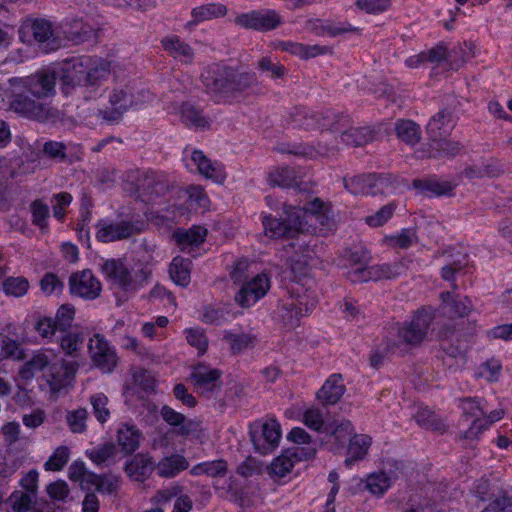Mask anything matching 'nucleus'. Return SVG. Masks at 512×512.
<instances>
[{
	"mask_svg": "<svg viewBox=\"0 0 512 512\" xmlns=\"http://www.w3.org/2000/svg\"><path fill=\"white\" fill-rule=\"evenodd\" d=\"M200 80L208 94L226 103H232L259 86L256 73L239 72L220 64L207 66Z\"/></svg>",
	"mask_w": 512,
	"mask_h": 512,
	"instance_id": "obj_1",
	"label": "nucleus"
},
{
	"mask_svg": "<svg viewBox=\"0 0 512 512\" xmlns=\"http://www.w3.org/2000/svg\"><path fill=\"white\" fill-rule=\"evenodd\" d=\"M433 320L434 314L431 310L419 309L410 321L398 327L395 338L386 339L387 352L404 353L419 347L427 339Z\"/></svg>",
	"mask_w": 512,
	"mask_h": 512,
	"instance_id": "obj_2",
	"label": "nucleus"
},
{
	"mask_svg": "<svg viewBox=\"0 0 512 512\" xmlns=\"http://www.w3.org/2000/svg\"><path fill=\"white\" fill-rule=\"evenodd\" d=\"M471 336L451 327H444L440 332V350L443 364L451 371L460 370L467 361Z\"/></svg>",
	"mask_w": 512,
	"mask_h": 512,
	"instance_id": "obj_3",
	"label": "nucleus"
},
{
	"mask_svg": "<svg viewBox=\"0 0 512 512\" xmlns=\"http://www.w3.org/2000/svg\"><path fill=\"white\" fill-rule=\"evenodd\" d=\"M105 277L118 288L124 291H135L146 284L151 272L141 269L132 275L131 269L122 259H107L101 266Z\"/></svg>",
	"mask_w": 512,
	"mask_h": 512,
	"instance_id": "obj_4",
	"label": "nucleus"
},
{
	"mask_svg": "<svg viewBox=\"0 0 512 512\" xmlns=\"http://www.w3.org/2000/svg\"><path fill=\"white\" fill-rule=\"evenodd\" d=\"M339 114L331 111H309L295 108L290 113L291 122L295 127L304 130L334 132L335 128H344L346 119H338Z\"/></svg>",
	"mask_w": 512,
	"mask_h": 512,
	"instance_id": "obj_5",
	"label": "nucleus"
},
{
	"mask_svg": "<svg viewBox=\"0 0 512 512\" xmlns=\"http://www.w3.org/2000/svg\"><path fill=\"white\" fill-rule=\"evenodd\" d=\"M146 226L147 224L143 220H121L115 222L101 219L96 224L95 237L102 243L121 241L142 233Z\"/></svg>",
	"mask_w": 512,
	"mask_h": 512,
	"instance_id": "obj_6",
	"label": "nucleus"
},
{
	"mask_svg": "<svg viewBox=\"0 0 512 512\" xmlns=\"http://www.w3.org/2000/svg\"><path fill=\"white\" fill-rule=\"evenodd\" d=\"M132 95L124 87L107 88L100 96L99 115L108 122H115L132 106Z\"/></svg>",
	"mask_w": 512,
	"mask_h": 512,
	"instance_id": "obj_7",
	"label": "nucleus"
},
{
	"mask_svg": "<svg viewBox=\"0 0 512 512\" xmlns=\"http://www.w3.org/2000/svg\"><path fill=\"white\" fill-rule=\"evenodd\" d=\"M316 452L315 447H294L287 449L270 463L268 475L274 481H279L292 472L296 463L313 459Z\"/></svg>",
	"mask_w": 512,
	"mask_h": 512,
	"instance_id": "obj_8",
	"label": "nucleus"
},
{
	"mask_svg": "<svg viewBox=\"0 0 512 512\" xmlns=\"http://www.w3.org/2000/svg\"><path fill=\"white\" fill-rule=\"evenodd\" d=\"M19 32L23 41H30L33 38L44 52L57 50L61 45L51 22L44 19L26 21Z\"/></svg>",
	"mask_w": 512,
	"mask_h": 512,
	"instance_id": "obj_9",
	"label": "nucleus"
},
{
	"mask_svg": "<svg viewBox=\"0 0 512 512\" xmlns=\"http://www.w3.org/2000/svg\"><path fill=\"white\" fill-rule=\"evenodd\" d=\"M250 437L255 450L262 455H266L279 444L281 438L280 424L274 419L256 424L250 430Z\"/></svg>",
	"mask_w": 512,
	"mask_h": 512,
	"instance_id": "obj_10",
	"label": "nucleus"
},
{
	"mask_svg": "<svg viewBox=\"0 0 512 512\" xmlns=\"http://www.w3.org/2000/svg\"><path fill=\"white\" fill-rule=\"evenodd\" d=\"M235 24L245 28L259 31H270L282 24V18L275 10H253L235 17Z\"/></svg>",
	"mask_w": 512,
	"mask_h": 512,
	"instance_id": "obj_11",
	"label": "nucleus"
},
{
	"mask_svg": "<svg viewBox=\"0 0 512 512\" xmlns=\"http://www.w3.org/2000/svg\"><path fill=\"white\" fill-rule=\"evenodd\" d=\"M345 188L354 195L383 194L389 188L390 182L380 175H358L344 179Z\"/></svg>",
	"mask_w": 512,
	"mask_h": 512,
	"instance_id": "obj_12",
	"label": "nucleus"
},
{
	"mask_svg": "<svg viewBox=\"0 0 512 512\" xmlns=\"http://www.w3.org/2000/svg\"><path fill=\"white\" fill-rule=\"evenodd\" d=\"M283 210L288 238L294 239L298 236H307V234L315 231V228H312V224H310L308 205L302 208L284 204Z\"/></svg>",
	"mask_w": 512,
	"mask_h": 512,
	"instance_id": "obj_13",
	"label": "nucleus"
},
{
	"mask_svg": "<svg viewBox=\"0 0 512 512\" xmlns=\"http://www.w3.org/2000/svg\"><path fill=\"white\" fill-rule=\"evenodd\" d=\"M270 286V278L266 274H256L243 283L235 295V301L243 308L250 307L267 294Z\"/></svg>",
	"mask_w": 512,
	"mask_h": 512,
	"instance_id": "obj_14",
	"label": "nucleus"
},
{
	"mask_svg": "<svg viewBox=\"0 0 512 512\" xmlns=\"http://www.w3.org/2000/svg\"><path fill=\"white\" fill-rule=\"evenodd\" d=\"M464 151V145L454 139L443 136L430 137L427 149L417 151L418 158H451L460 155Z\"/></svg>",
	"mask_w": 512,
	"mask_h": 512,
	"instance_id": "obj_15",
	"label": "nucleus"
},
{
	"mask_svg": "<svg viewBox=\"0 0 512 512\" xmlns=\"http://www.w3.org/2000/svg\"><path fill=\"white\" fill-rule=\"evenodd\" d=\"M70 292L83 299L93 300L100 295L102 286L91 270L73 273L69 278Z\"/></svg>",
	"mask_w": 512,
	"mask_h": 512,
	"instance_id": "obj_16",
	"label": "nucleus"
},
{
	"mask_svg": "<svg viewBox=\"0 0 512 512\" xmlns=\"http://www.w3.org/2000/svg\"><path fill=\"white\" fill-rule=\"evenodd\" d=\"M88 349L93 363L98 368L110 372L116 366V352L104 337L95 334L89 341Z\"/></svg>",
	"mask_w": 512,
	"mask_h": 512,
	"instance_id": "obj_17",
	"label": "nucleus"
},
{
	"mask_svg": "<svg viewBox=\"0 0 512 512\" xmlns=\"http://www.w3.org/2000/svg\"><path fill=\"white\" fill-rule=\"evenodd\" d=\"M475 493L488 505L484 509H493L495 512H505L512 505L508 493L499 486L491 485L487 480H480L475 487Z\"/></svg>",
	"mask_w": 512,
	"mask_h": 512,
	"instance_id": "obj_18",
	"label": "nucleus"
},
{
	"mask_svg": "<svg viewBox=\"0 0 512 512\" xmlns=\"http://www.w3.org/2000/svg\"><path fill=\"white\" fill-rule=\"evenodd\" d=\"M338 119H346L344 128H335L333 133H339L341 141L347 146L359 147L372 142L375 131L369 126L353 127L349 116L339 114Z\"/></svg>",
	"mask_w": 512,
	"mask_h": 512,
	"instance_id": "obj_19",
	"label": "nucleus"
},
{
	"mask_svg": "<svg viewBox=\"0 0 512 512\" xmlns=\"http://www.w3.org/2000/svg\"><path fill=\"white\" fill-rule=\"evenodd\" d=\"M221 375L219 369L199 363L193 367L190 379L198 392L208 394L220 386Z\"/></svg>",
	"mask_w": 512,
	"mask_h": 512,
	"instance_id": "obj_20",
	"label": "nucleus"
},
{
	"mask_svg": "<svg viewBox=\"0 0 512 512\" xmlns=\"http://www.w3.org/2000/svg\"><path fill=\"white\" fill-rule=\"evenodd\" d=\"M56 81V69L45 68L25 80L27 91L37 97L44 98L54 92Z\"/></svg>",
	"mask_w": 512,
	"mask_h": 512,
	"instance_id": "obj_21",
	"label": "nucleus"
},
{
	"mask_svg": "<svg viewBox=\"0 0 512 512\" xmlns=\"http://www.w3.org/2000/svg\"><path fill=\"white\" fill-rule=\"evenodd\" d=\"M305 236L294 238L295 241L289 244V247L293 249V255L288 258V263L292 271L304 272L308 262L315 255V240L310 238L309 240L304 239Z\"/></svg>",
	"mask_w": 512,
	"mask_h": 512,
	"instance_id": "obj_22",
	"label": "nucleus"
},
{
	"mask_svg": "<svg viewBox=\"0 0 512 512\" xmlns=\"http://www.w3.org/2000/svg\"><path fill=\"white\" fill-rule=\"evenodd\" d=\"M57 366L56 356L52 351H38L22 366L20 375L24 379H29L32 378L35 373L47 370L55 379Z\"/></svg>",
	"mask_w": 512,
	"mask_h": 512,
	"instance_id": "obj_23",
	"label": "nucleus"
},
{
	"mask_svg": "<svg viewBox=\"0 0 512 512\" xmlns=\"http://www.w3.org/2000/svg\"><path fill=\"white\" fill-rule=\"evenodd\" d=\"M85 58H73L65 61L56 70V78H60L65 86L85 85Z\"/></svg>",
	"mask_w": 512,
	"mask_h": 512,
	"instance_id": "obj_24",
	"label": "nucleus"
},
{
	"mask_svg": "<svg viewBox=\"0 0 512 512\" xmlns=\"http://www.w3.org/2000/svg\"><path fill=\"white\" fill-rule=\"evenodd\" d=\"M163 50L181 64L191 65L195 58L192 46L177 35H168L161 40Z\"/></svg>",
	"mask_w": 512,
	"mask_h": 512,
	"instance_id": "obj_25",
	"label": "nucleus"
},
{
	"mask_svg": "<svg viewBox=\"0 0 512 512\" xmlns=\"http://www.w3.org/2000/svg\"><path fill=\"white\" fill-rule=\"evenodd\" d=\"M11 109L29 119L44 121L49 116V108L40 101L33 100L27 95H18L11 103Z\"/></svg>",
	"mask_w": 512,
	"mask_h": 512,
	"instance_id": "obj_26",
	"label": "nucleus"
},
{
	"mask_svg": "<svg viewBox=\"0 0 512 512\" xmlns=\"http://www.w3.org/2000/svg\"><path fill=\"white\" fill-rule=\"evenodd\" d=\"M308 207L310 224H312V226L318 223L319 229L323 233L331 232L334 230V216L328 204L316 198L308 203Z\"/></svg>",
	"mask_w": 512,
	"mask_h": 512,
	"instance_id": "obj_27",
	"label": "nucleus"
},
{
	"mask_svg": "<svg viewBox=\"0 0 512 512\" xmlns=\"http://www.w3.org/2000/svg\"><path fill=\"white\" fill-rule=\"evenodd\" d=\"M346 387L341 374L330 375L317 392V399L324 405H334L344 395Z\"/></svg>",
	"mask_w": 512,
	"mask_h": 512,
	"instance_id": "obj_28",
	"label": "nucleus"
},
{
	"mask_svg": "<svg viewBox=\"0 0 512 512\" xmlns=\"http://www.w3.org/2000/svg\"><path fill=\"white\" fill-rule=\"evenodd\" d=\"M462 410L464 415L472 420L469 429L465 433L466 438H475L482 431L487 429V420L482 418L484 415V408L478 401L473 399H466L463 401Z\"/></svg>",
	"mask_w": 512,
	"mask_h": 512,
	"instance_id": "obj_29",
	"label": "nucleus"
},
{
	"mask_svg": "<svg viewBox=\"0 0 512 512\" xmlns=\"http://www.w3.org/2000/svg\"><path fill=\"white\" fill-rule=\"evenodd\" d=\"M191 161L197 167L198 172L204 177L216 183H223L225 181L226 173L223 167L216 162H212L201 150H194L192 152Z\"/></svg>",
	"mask_w": 512,
	"mask_h": 512,
	"instance_id": "obj_30",
	"label": "nucleus"
},
{
	"mask_svg": "<svg viewBox=\"0 0 512 512\" xmlns=\"http://www.w3.org/2000/svg\"><path fill=\"white\" fill-rule=\"evenodd\" d=\"M155 466L149 454L138 453L126 463L125 472L135 481H144L156 469Z\"/></svg>",
	"mask_w": 512,
	"mask_h": 512,
	"instance_id": "obj_31",
	"label": "nucleus"
},
{
	"mask_svg": "<svg viewBox=\"0 0 512 512\" xmlns=\"http://www.w3.org/2000/svg\"><path fill=\"white\" fill-rule=\"evenodd\" d=\"M228 9L221 3H208L195 7L191 11L192 19L185 24V29L192 30L201 22L221 18L227 15Z\"/></svg>",
	"mask_w": 512,
	"mask_h": 512,
	"instance_id": "obj_32",
	"label": "nucleus"
},
{
	"mask_svg": "<svg viewBox=\"0 0 512 512\" xmlns=\"http://www.w3.org/2000/svg\"><path fill=\"white\" fill-rule=\"evenodd\" d=\"M277 150L281 153L293 154L295 156L313 159L317 156H328L330 154H334L339 150V146H326L319 143L318 147L315 148L307 145L280 144L278 145Z\"/></svg>",
	"mask_w": 512,
	"mask_h": 512,
	"instance_id": "obj_33",
	"label": "nucleus"
},
{
	"mask_svg": "<svg viewBox=\"0 0 512 512\" xmlns=\"http://www.w3.org/2000/svg\"><path fill=\"white\" fill-rule=\"evenodd\" d=\"M110 73V63L99 57L85 58V85L96 86L106 79Z\"/></svg>",
	"mask_w": 512,
	"mask_h": 512,
	"instance_id": "obj_34",
	"label": "nucleus"
},
{
	"mask_svg": "<svg viewBox=\"0 0 512 512\" xmlns=\"http://www.w3.org/2000/svg\"><path fill=\"white\" fill-rule=\"evenodd\" d=\"M396 479L393 472L381 470L370 473L364 480L365 489L376 497H382Z\"/></svg>",
	"mask_w": 512,
	"mask_h": 512,
	"instance_id": "obj_35",
	"label": "nucleus"
},
{
	"mask_svg": "<svg viewBox=\"0 0 512 512\" xmlns=\"http://www.w3.org/2000/svg\"><path fill=\"white\" fill-rule=\"evenodd\" d=\"M308 31L317 36L329 35L335 37L345 33H358L360 30L350 24L325 23L319 19L308 20L306 23Z\"/></svg>",
	"mask_w": 512,
	"mask_h": 512,
	"instance_id": "obj_36",
	"label": "nucleus"
},
{
	"mask_svg": "<svg viewBox=\"0 0 512 512\" xmlns=\"http://www.w3.org/2000/svg\"><path fill=\"white\" fill-rule=\"evenodd\" d=\"M372 444V438L366 434H354L349 439L347 447V458L344 463L346 466H351L357 461L363 460L369 451Z\"/></svg>",
	"mask_w": 512,
	"mask_h": 512,
	"instance_id": "obj_37",
	"label": "nucleus"
},
{
	"mask_svg": "<svg viewBox=\"0 0 512 512\" xmlns=\"http://www.w3.org/2000/svg\"><path fill=\"white\" fill-rule=\"evenodd\" d=\"M440 297L443 313L450 318L467 316L472 310V304L468 298L459 299L451 292H443Z\"/></svg>",
	"mask_w": 512,
	"mask_h": 512,
	"instance_id": "obj_38",
	"label": "nucleus"
},
{
	"mask_svg": "<svg viewBox=\"0 0 512 512\" xmlns=\"http://www.w3.org/2000/svg\"><path fill=\"white\" fill-rule=\"evenodd\" d=\"M157 474L162 478H173L181 471L188 469V460L179 454L164 457L156 464Z\"/></svg>",
	"mask_w": 512,
	"mask_h": 512,
	"instance_id": "obj_39",
	"label": "nucleus"
},
{
	"mask_svg": "<svg viewBox=\"0 0 512 512\" xmlns=\"http://www.w3.org/2000/svg\"><path fill=\"white\" fill-rule=\"evenodd\" d=\"M223 339L229 344L230 351L233 355L242 354L247 350L253 349L257 342V336L252 333L245 332H225Z\"/></svg>",
	"mask_w": 512,
	"mask_h": 512,
	"instance_id": "obj_40",
	"label": "nucleus"
},
{
	"mask_svg": "<svg viewBox=\"0 0 512 512\" xmlns=\"http://www.w3.org/2000/svg\"><path fill=\"white\" fill-rule=\"evenodd\" d=\"M353 431L352 423L345 419L327 423L324 428V432L333 440L336 450L344 446L347 439L351 438Z\"/></svg>",
	"mask_w": 512,
	"mask_h": 512,
	"instance_id": "obj_41",
	"label": "nucleus"
},
{
	"mask_svg": "<svg viewBox=\"0 0 512 512\" xmlns=\"http://www.w3.org/2000/svg\"><path fill=\"white\" fill-rule=\"evenodd\" d=\"M141 432L134 426L122 424L117 431V442L125 454H132L138 449Z\"/></svg>",
	"mask_w": 512,
	"mask_h": 512,
	"instance_id": "obj_42",
	"label": "nucleus"
},
{
	"mask_svg": "<svg viewBox=\"0 0 512 512\" xmlns=\"http://www.w3.org/2000/svg\"><path fill=\"white\" fill-rule=\"evenodd\" d=\"M173 236L182 251H189L191 246H198L204 242L206 229L194 226L188 230H177Z\"/></svg>",
	"mask_w": 512,
	"mask_h": 512,
	"instance_id": "obj_43",
	"label": "nucleus"
},
{
	"mask_svg": "<svg viewBox=\"0 0 512 512\" xmlns=\"http://www.w3.org/2000/svg\"><path fill=\"white\" fill-rule=\"evenodd\" d=\"M397 137L407 145L414 146L421 140L420 126L409 119H400L395 124Z\"/></svg>",
	"mask_w": 512,
	"mask_h": 512,
	"instance_id": "obj_44",
	"label": "nucleus"
},
{
	"mask_svg": "<svg viewBox=\"0 0 512 512\" xmlns=\"http://www.w3.org/2000/svg\"><path fill=\"white\" fill-rule=\"evenodd\" d=\"M411 260L403 258L397 262L375 265L374 276L379 280H391L405 275Z\"/></svg>",
	"mask_w": 512,
	"mask_h": 512,
	"instance_id": "obj_45",
	"label": "nucleus"
},
{
	"mask_svg": "<svg viewBox=\"0 0 512 512\" xmlns=\"http://www.w3.org/2000/svg\"><path fill=\"white\" fill-rule=\"evenodd\" d=\"M182 122L194 129H205L209 127V120L203 115L201 109L190 103H184L180 109Z\"/></svg>",
	"mask_w": 512,
	"mask_h": 512,
	"instance_id": "obj_46",
	"label": "nucleus"
},
{
	"mask_svg": "<svg viewBox=\"0 0 512 512\" xmlns=\"http://www.w3.org/2000/svg\"><path fill=\"white\" fill-rule=\"evenodd\" d=\"M413 186L425 196L450 195L454 189V185L450 182L435 179L414 180Z\"/></svg>",
	"mask_w": 512,
	"mask_h": 512,
	"instance_id": "obj_47",
	"label": "nucleus"
},
{
	"mask_svg": "<svg viewBox=\"0 0 512 512\" xmlns=\"http://www.w3.org/2000/svg\"><path fill=\"white\" fill-rule=\"evenodd\" d=\"M116 454L117 448L112 442H106L86 451V456L98 466L114 463Z\"/></svg>",
	"mask_w": 512,
	"mask_h": 512,
	"instance_id": "obj_48",
	"label": "nucleus"
},
{
	"mask_svg": "<svg viewBox=\"0 0 512 512\" xmlns=\"http://www.w3.org/2000/svg\"><path fill=\"white\" fill-rule=\"evenodd\" d=\"M452 114L448 109H442L429 120L426 130L430 137L444 136L451 127Z\"/></svg>",
	"mask_w": 512,
	"mask_h": 512,
	"instance_id": "obj_49",
	"label": "nucleus"
},
{
	"mask_svg": "<svg viewBox=\"0 0 512 512\" xmlns=\"http://www.w3.org/2000/svg\"><path fill=\"white\" fill-rule=\"evenodd\" d=\"M169 274L175 284L187 286L190 283V261L180 256L175 257L169 266Z\"/></svg>",
	"mask_w": 512,
	"mask_h": 512,
	"instance_id": "obj_50",
	"label": "nucleus"
},
{
	"mask_svg": "<svg viewBox=\"0 0 512 512\" xmlns=\"http://www.w3.org/2000/svg\"><path fill=\"white\" fill-rule=\"evenodd\" d=\"M65 37L76 44L83 43L93 36V29L80 20L63 26Z\"/></svg>",
	"mask_w": 512,
	"mask_h": 512,
	"instance_id": "obj_51",
	"label": "nucleus"
},
{
	"mask_svg": "<svg viewBox=\"0 0 512 512\" xmlns=\"http://www.w3.org/2000/svg\"><path fill=\"white\" fill-rule=\"evenodd\" d=\"M297 173L293 168H276L270 172L268 181L272 186L296 187L299 185Z\"/></svg>",
	"mask_w": 512,
	"mask_h": 512,
	"instance_id": "obj_52",
	"label": "nucleus"
},
{
	"mask_svg": "<svg viewBox=\"0 0 512 512\" xmlns=\"http://www.w3.org/2000/svg\"><path fill=\"white\" fill-rule=\"evenodd\" d=\"M228 465L223 459L203 462L195 465L190 473L194 476L207 475L209 477H222L227 473Z\"/></svg>",
	"mask_w": 512,
	"mask_h": 512,
	"instance_id": "obj_53",
	"label": "nucleus"
},
{
	"mask_svg": "<svg viewBox=\"0 0 512 512\" xmlns=\"http://www.w3.org/2000/svg\"><path fill=\"white\" fill-rule=\"evenodd\" d=\"M256 69L261 73H269L273 80L284 79L288 70L278 61H274L270 56H262L255 64Z\"/></svg>",
	"mask_w": 512,
	"mask_h": 512,
	"instance_id": "obj_54",
	"label": "nucleus"
},
{
	"mask_svg": "<svg viewBox=\"0 0 512 512\" xmlns=\"http://www.w3.org/2000/svg\"><path fill=\"white\" fill-rule=\"evenodd\" d=\"M264 234L272 239H289L285 220L277 219L271 215H264L262 218Z\"/></svg>",
	"mask_w": 512,
	"mask_h": 512,
	"instance_id": "obj_55",
	"label": "nucleus"
},
{
	"mask_svg": "<svg viewBox=\"0 0 512 512\" xmlns=\"http://www.w3.org/2000/svg\"><path fill=\"white\" fill-rule=\"evenodd\" d=\"M29 281L23 277H8L2 282V289L7 296L20 298L27 294Z\"/></svg>",
	"mask_w": 512,
	"mask_h": 512,
	"instance_id": "obj_56",
	"label": "nucleus"
},
{
	"mask_svg": "<svg viewBox=\"0 0 512 512\" xmlns=\"http://www.w3.org/2000/svg\"><path fill=\"white\" fill-rule=\"evenodd\" d=\"M187 343L197 350L198 355H204L209 346L205 331L201 328H188L184 331Z\"/></svg>",
	"mask_w": 512,
	"mask_h": 512,
	"instance_id": "obj_57",
	"label": "nucleus"
},
{
	"mask_svg": "<svg viewBox=\"0 0 512 512\" xmlns=\"http://www.w3.org/2000/svg\"><path fill=\"white\" fill-rule=\"evenodd\" d=\"M256 264L248 259L238 260L230 273L231 279L235 283H245L253 276H255Z\"/></svg>",
	"mask_w": 512,
	"mask_h": 512,
	"instance_id": "obj_58",
	"label": "nucleus"
},
{
	"mask_svg": "<svg viewBox=\"0 0 512 512\" xmlns=\"http://www.w3.org/2000/svg\"><path fill=\"white\" fill-rule=\"evenodd\" d=\"M384 243L392 248L407 249L418 241L413 229H403L398 235L386 236Z\"/></svg>",
	"mask_w": 512,
	"mask_h": 512,
	"instance_id": "obj_59",
	"label": "nucleus"
},
{
	"mask_svg": "<svg viewBox=\"0 0 512 512\" xmlns=\"http://www.w3.org/2000/svg\"><path fill=\"white\" fill-rule=\"evenodd\" d=\"M87 419L88 411L85 408L71 410L66 414V422L72 433H84L87 429Z\"/></svg>",
	"mask_w": 512,
	"mask_h": 512,
	"instance_id": "obj_60",
	"label": "nucleus"
},
{
	"mask_svg": "<svg viewBox=\"0 0 512 512\" xmlns=\"http://www.w3.org/2000/svg\"><path fill=\"white\" fill-rule=\"evenodd\" d=\"M36 495L26 491H14L8 498L13 512H26L30 509Z\"/></svg>",
	"mask_w": 512,
	"mask_h": 512,
	"instance_id": "obj_61",
	"label": "nucleus"
},
{
	"mask_svg": "<svg viewBox=\"0 0 512 512\" xmlns=\"http://www.w3.org/2000/svg\"><path fill=\"white\" fill-rule=\"evenodd\" d=\"M302 316H304L303 308L299 307L295 301H288L282 305L281 317L286 326H298Z\"/></svg>",
	"mask_w": 512,
	"mask_h": 512,
	"instance_id": "obj_62",
	"label": "nucleus"
},
{
	"mask_svg": "<svg viewBox=\"0 0 512 512\" xmlns=\"http://www.w3.org/2000/svg\"><path fill=\"white\" fill-rule=\"evenodd\" d=\"M70 450L67 446H59L49 457L44 467L48 471H60L68 462Z\"/></svg>",
	"mask_w": 512,
	"mask_h": 512,
	"instance_id": "obj_63",
	"label": "nucleus"
},
{
	"mask_svg": "<svg viewBox=\"0 0 512 512\" xmlns=\"http://www.w3.org/2000/svg\"><path fill=\"white\" fill-rule=\"evenodd\" d=\"M502 364L499 360L491 358L478 367L477 376L489 382L497 381L500 377Z\"/></svg>",
	"mask_w": 512,
	"mask_h": 512,
	"instance_id": "obj_64",
	"label": "nucleus"
}]
</instances>
